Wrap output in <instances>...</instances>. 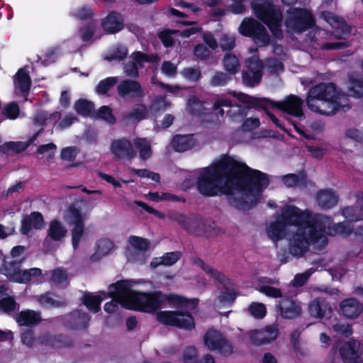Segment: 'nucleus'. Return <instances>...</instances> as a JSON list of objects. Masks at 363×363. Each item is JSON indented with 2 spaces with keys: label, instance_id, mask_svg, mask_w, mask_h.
<instances>
[{
  "label": "nucleus",
  "instance_id": "obj_1",
  "mask_svg": "<svg viewBox=\"0 0 363 363\" xmlns=\"http://www.w3.org/2000/svg\"><path fill=\"white\" fill-rule=\"evenodd\" d=\"M268 184L266 174L223 155L201 171L197 189L207 196L226 194L235 207L247 210L257 203Z\"/></svg>",
  "mask_w": 363,
  "mask_h": 363
},
{
  "label": "nucleus",
  "instance_id": "obj_2",
  "mask_svg": "<svg viewBox=\"0 0 363 363\" xmlns=\"http://www.w3.org/2000/svg\"><path fill=\"white\" fill-rule=\"evenodd\" d=\"M289 225V250L296 257L303 256L311 245L321 250L328 244L327 235H348L352 228L349 222L333 224L331 219L323 215L313 216L294 206H286L282 210L279 220L272 223L267 229L268 236L277 241L284 238L285 227Z\"/></svg>",
  "mask_w": 363,
  "mask_h": 363
},
{
  "label": "nucleus",
  "instance_id": "obj_3",
  "mask_svg": "<svg viewBox=\"0 0 363 363\" xmlns=\"http://www.w3.org/2000/svg\"><path fill=\"white\" fill-rule=\"evenodd\" d=\"M109 294L113 299L104 305V310L107 313L116 312L118 308V303L123 307L152 313L165 306L167 302L179 305L193 304L190 301H185L182 298L174 295H165L160 292L152 294L139 293L130 289V283L127 281H118L109 287Z\"/></svg>",
  "mask_w": 363,
  "mask_h": 363
},
{
  "label": "nucleus",
  "instance_id": "obj_4",
  "mask_svg": "<svg viewBox=\"0 0 363 363\" xmlns=\"http://www.w3.org/2000/svg\"><path fill=\"white\" fill-rule=\"evenodd\" d=\"M306 104L313 112L331 116L350 108L347 96L333 83H320L313 86L306 96Z\"/></svg>",
  "mask_w": 363,
  "mask_h": 363
},
{
  "label": "nucleus",
  "instance_id": "obj_5",
  "mask_svg": "<svg viewBox=\"0 0 363 363\" xmlns=\"http://www.w3.org/2000/svg\"><path fill=\"white\" fill-rule=\"evenodd\" d=\"M233 98L237 99L239 101L247 105H253L255 103V99L247 94L230 91L225 94L218 95L216 97L213 104V111L216 113L223 117L225 111L223 108L225 107L230 108L227 111V115L231 119H235L238 116H242L245 114L244 110L240 106L236 104Z\"/></svg>",
  "mask_w": 363,
  "mask_h": 363
},
{
  "label": "nucleus",
  "instance_id": "obj_6",
  "mask_svg": "<svg viewBox=\"0 0 363 363\" xmlns=\"http://www.w3.org/2000/svg\"><path fill=\"white\" fill-rule=\"evenodd\" d=\"M250 7L260 22L252 18H245L241 23H283V15L279 6L268 0H252Z\"/></svg>",
  "mask_w": 363,
  "mask_h": 363
},
{
  "label": "nucleus",
  "instance_id": "obj_7",
  "mask_svg": "<svg viewBox=\"0 0 363 363\" xmlns=\"http://www.w3.org/2000/svg\"><path fill=\"white\" fill-rule=\"evenodd\" d=\"M204 345L211 351H216L220 354L228 357L233 354V347L219 330L211 328L203 337Z\"/></svg>",
  "mask_w": 363,
  "mask_h": 363
},
{
  "label": "nucleus",
  "instance_id": "obj_8",
  "mask_svg": "<svg viewBox=\"0 0 363 363\" xmlns=\"http://www.w3.org/2000/svg\"><path fill=\"white\" fill-rule=\"evenodd\" d=\"M157 320L162 324L176 326L186 330L195 327L194 320L189 313L179 311H160L157 314Z\"/></svg>",
  "mask_w": 363,
  "mask_h": 363
},
{
  "label": "nucleus",
  "instance_id": "obj_9",
  "mask_svg": "<svg viewBox=\"0 0 363 363\" xmlns=\"http://www.w3.org/2000/svg\"><path fill=\"white\" fill-rule=\"evenodd\" d=\"M247 71L242 74V80L248 86H255L259 83L262 78L263 65L257 55H252L246 62Z\"/></svg>",
  "mask_w": 363,
  "mask_h": 363
},
{
  "label": "nucleus",
  "instance_id": "obj_10",
  "mask_svg": "<svg viewBox=\"0 0 363 363\" xmlns=\"http://www.w3.org/2000/svg\"><path fill=\"white\" fill-rule=\"evenodd\" d=\"M65 220L70 225H74L72 230V246L77 248L84 234L83 218L79 210L70 208L65 216Z\"/></svg>",
  "mask_w": 363,
  "mask_h": 363
},
{
  "label": "nucleus",
  "instance_id": "obj_11",
  "mask_svg": "<svg viewBox=\"0 0 363 363\" xmlns=\"http://www.w3.org/2000/svg\"><path fill=\"white\" fill-rule=\"evenodd\" d=\"M239 32L245 36L252 38L259 46L266 45L269 37L262 24H240Z\"/></svg>",
  "mask_w": 363,
  "mask_h": 363
},
{
  "label": "nucleus",
  "instance_id": "obj_12",
  "mask_svg": "<svg viewBox=\"0 0 363 363\" xmlns=\"http://www.w3.org/2000/svg\"><path fill=\"white\" fill-rule=\"evenodd\" d=\"M279 335L277 325H271L262 330H254L248 333V336L252 344L262 345L275 340Z\"/></svg>",
  "mask_w": 363,
  "mask_h": 363
},
{
  "label": "nucleus",
  "instance_id": "obj_13",
  "mask_svg": "<svg viewBox=\"0 0 363 363\" xmlns=\"http://www.w3.org/2000/svg\"><path fill=\"white\" fill-rule=\"evenodd\" d=\"M271 104L272 106L277 107L296 118L301 117L303 115V101L295 95H290L281 101L272 102Z\"/></svg>",
  "mask_w": 363,
  "mask_h": 363
},
{
  "label": "nucleus",
  "instance_id": "obj_14",
  "mask_svg": "<svg viewBox=\"0 0 363 363\" xmlns=\"http://www.w3.org/2000/svg\"><path fill=\"white\" fill-rule=\"evenodd\" d=\"M19 262L16 263L11 259H4L2 272L12 281L28 283L26 269H20Z\"/></svg>",
  "mask_w": 363,
  "mask_h": 363
},
{
  "label": "nucleus",
  "instance_id": "obj_15",
  "mask_svg": "<svg viewBox=\"0 0 363 363\" xmlns=\"http://www.w3.org/2000/svg\"><path fill=\"white\" fill-rule=\"evenodd\" d=\"M361 352L360 343L357 341L345 343L340 350L344 363H362Z\"/></svg>",
  "mask_w": 363,
  "mask_h": 363
},
{
  "label": "nucleus",
  "instance_id": "obj_16",
  "mask_svg": "<svg viewBox=\"0 0 363 363\" xmlns=\"http://www.w3.org/2000/svg\"><path fill=\"white\" fill-rule=\"evenodd\" d=\"M309 314L318 319L328 318L333 313V307L325 298H317L308 305Z\"/></svg>",
  "mask_w": 363,
  "mask_h": 363
},
{
  "label": "nucleus",
  "instance_id": "obj_17",
  "mask_svg": "<svg viewBox=\"0 0 363 363\" xmlns=\"http://www.w3.org/2000/svg\"><path fill=\"white\" fill-rule=\"evenodd\" d=\"M133 62L125 65V72L128 77H135L138 76V65L143 62H158L160 57L157 55H147L140 52H135L132 54Z\"/></svg>",
  "mask_w": 363,
  "mask_h": 363
},
{
  "label": "nucleus",
  "instance_id": "obj_18",
  "mask_svg": "<svg viewBox=\"0 0 363 363\" xmlns=\"http://www.w3.org/2000/svg\"><path fill=\"white\" fill-rule=\"evenodd\" d=\"M118 94L122 97L141 98L144 96V90L138 82L124 80L118 87Z\"/></svg>",
  "mask_w": 363,
  "mask_h": 363
},
{
  "label": "nucleus",
  "instance_id": "obj_19",
  "mask_svg": "<svg viewBox=\"0 0 363 363\" xmlns=\"http://www.w3.org/2000/svg\"><path fill=\"white\" fill-rule=\"evenodd\" d=\"M112 153L116 157L130 160L135 156V152L130 141L125 139L114 140L111 147Z\"/></svg>",
  "mask_w": 363,
  "mask_h": 363
},
{
  "label": "nucleus",
  "instance_id": "obj_20",
  "mask_svg": "<svg viewBox=\"0 0 363 363\" xmlns=\"http://www.w3.org/2000/svg\"><path fill=\"white\" fill-rule=\"evenodd\" d=\"M287 13L289 22L284 23H315L313 14L306 8H291Z\"/></svg>",
  "mask_w": 363,
  "mask_h": 363
},
{
  "label": "nucleus",
  "instance_id": "obj_21",
  "mask_svg": "<svg viewBox=\"0 0 363 363\" xmlns=\"http://www.w3.org/2000/svg\"><path fill=\"white\" fill-rule=\"evenodd\" d=\"M281 315L286 319H292L299 316L302 310L299 303L292 299L285 298L279 302Z\"/></svg>",
  "mask_w": 363,
  "mask_h": 363
},
{
  "label": "nucleus",
  "instance_id": "obj_22",
  "mask_svg": "<svg viewBox=\"0 0 363 363\" xmlns=\"http://www.w3.org/2000/svg\"><path fill=\"white\" fill-rule=\"evenodd\" d=\"M357 199V203L354 206L342 209V215L350 222L363 220V193H358Z\"/></svg>",
  "mask_w": 363,
  "mask_h": 363
},
{
  "label": "nucleus",
  "instance_id": "obj_23",
  "mask_svg": "<svg viewBox=\"0 0 363 363\" xmlns=\"http://www.w3.org/2000/svg\"><path fill=\"white\" fill-rule=\"evenodd\" d=\"M15 94L26 96L30 86V78L25 69H20L14 78Z\"/></svg>",
  "mask_w": 363,
  "mask_h": 363
},
{
  "label": "nucleus",
  "instance_id": "obj_24",
  "mask_svg": "<svg viewBox=\"0 0 363 363\" xmlns=\"http://www.w3.org/2000/svg\"><path fill=\"white\" fill-rule=\"evenodd\" d=\"M67 233L66 228L60 221L56 219L52 220L49 223L45 242L49 240L55 242H60L66 237Z\"/></svg>",
  "mask_w": 363,
  "mask_h": 363
},
{
  "label": "nucleus",
  "instance_id": "obj_25",
  "mask_svg": "<svg viewBox=\"0 0 363 363\" xmlns=\"http://www.w3.org/2000/svg\"><path fill=\"white\" fill-rule=\"evenodd\" d=\"M342 314L348 318H355L362 312V304L354 298H348L340 304Z\"/></svg>",
  "mask_w": 363,
  "mask_h": 363
},
{
  "label": "nucleus",
  "instance_id": "obj_26",
  "mask_svg": "<svg viewBox=\"0 0 363 363\" xmlns=\"http://www.w3.org/2000/svg\"><path fill=\"white\" fill-rule=\"evenodd\" d=\"M316 200L320 208L328 209L337 203L338 197L331 189H323L318 192Z\"/></svg>",
  "mask_w": 363,
  "mask_h": 363
},
{
  "label": "nucleus",
  "instance_id": "obj_27",
  "mask_svg": "<svg viewBox=\"0 0 363 363\" xmlns=\"http://www.w3.org/2000/svg\"><path fill=\"white\" fill-rule=\"evenodd\" d=\"M115 248L113 242L108 238H101L99 239L95 245V252L92 256L94 260L99 259L109 253Z\"/></svg>",
  "mask_w": 363,
  "mask_h": 363
},
{
  "label": "nucleus",
  "instance_id": "obj_28",
  "mask_svg": "<svg viewBox=\"0 0 363 363\" xmlns=\"http://www.w3.org/2000/svg\"><path fill=\"white\" fill-rule=\"evenodd\" d=\"M16 320L20 325L33 326L40 322L41 315L39 312L33 310H26L19 313Z\"/></svg>",
  "mask_w": 363,
  "mask_h": 363
},
{
  "label": "nucleus",
  "instance_id": "obj_29",
  "mask_svg": "<svg viewBox=\"0 0 363 363\" xmlns=\"http://www.w3.org/2000/svg\"><path fill=\"white\" fill-rule=\"evenodd\" d=\"M196 143L192 135H177L172 142V147L177 152H185L191 149Z\"/></svg>",
  "mask_w": 363,
  "mask_h": 363
},
{
  "label": "nucleus",
  "instance_id": "obj_30",
  "mask_svg": "<svg viewBox=\"0 0 363 363\" xmlns=\"http://www.w3.org/2000/svg\"><path fill=\"white\" fill-rule=\"evenodd\" d=\"M194 263L198 267L201 268L206 273V274L210 276L215 281H217L223 285H226L229 283V280L223 273L220 272L212 267L206 264L201 259H196L194 260Z\"/></svg>",
  "mask_w": 363,
  "mask_h": 363
},
{
  "label": "nucleus",
  "instance_id": "obj_31",
  "mask_svg": "<svg viewBox=\"0 0 363 363\" xmlns=\"http://www.w3.org/2000/svg\"><path fill=\"white\" fill-rule=\"evenodd\" d=\"M181 254L179 252H172L164 254L162 257H155L150 262L152 268L160 265L171 266L176 263L180 258Z\"/></svg>",
  "mask_w": 363,
  "mask_h": 363
},
{
  "label": "nucleus",
  "instance_id": "obj_32",
  "mask_svg": "<svg viewBox=\"0 0 363 363\" xmlns=\"http://www.w3.org/2000/svg\"><path fill=\"white\" fill-rule=\"evenodd\" d=\"M223 67L228 74H235L240 68L238 58L233 54H227L223 60Z\"/></svg>",
  "mask_w": 363,
  "mask_h": 363
},
{
  "label": "nucleus",
  "instance_id": "obj_33",
  "mask_svg": "<svg viewBox=\"0 0 363 363\" xmlns=\"http://www.w3.org/2000/svg\"><path fill=\"white\" fill-rule=\"evenodd\" d=\"M135 147L138 150L142 160H147L152 155L150 143L145 138H136L133 140Z\"/></svg>",
  "mask_w": 363,
  "mask_h": 363
},
{
  "label": "nucleus",
  "instance_id": "obj_34",
  "mask_svg": "<svg viewBox=\"0 0 363 363\" xmlns=\"http://www.w3.org/2000/svg\"><path fill=\"white\" fill-rule=\"evenodd\" d=\"M61 118L60 112H54L48 114L45 112L40 111L35 114L34 118V123L37 125H45L49 122L55 123Z\"/></svg>",
  "mask_w": 363,
  "mask_h": 363
},
{
  "label": "nucleus",
  "instance_id": "obj_35",
  "mask_svg": "<svg viewBox=\"0 0 363 363\" xmlns=\"http://www.w3.org/2000/svg\"><path fill=\"white\" fill-rule=\"evenodd\" d=\"M102 300L103 298L99 296L92 294H86L84 296V305L93 313H96L99 311Z\"/></svg>",
  "mask_w": 363,
  "mask_h": 363
},
{
  "label": "nucleus",
  "instance_id": "obj_36",
  "mask_svg": "<svg viewBox=\"0 0 363 363\" xmlns=\"http://www.w3.org/2000/svg\"><path fill=\"white\" fill-rule=\"evenodd\" d=\"M45 276H49V281L56 285L65 284L68 280L67 274L60 268L46 272Z\"/></svg>",
  "mask_w": 363,
  "mask_h": 363
},
{
  "label": "nucleus",
  "instance_id": "obj_37",
  "mask_svg": "<svg viewBox=\"0 0 363 363\" xmlns=\"http://www.w3.org/2000/svg\"><path fill=\"white\" fill-rule=\"evenodd\" d=\"M74 109L80 115L89 116L93 113L94 105L89 101L79 99L75 102Z\"/></svg>",
  "mask_w": 363,
  "mask_h": 363
},
{
  "label": "nucleus",
  "instance_id": "obj_38",
  "mask_svg": "<svg viewBox=\"0 0 363 363\" xmlns=\"http://www.w3.org/2000/svg\"><path fill=\"white\" fill-rule=\"evenodd\" d=\"M188 111L194 115H200L204 113L206 110L203 104L197 98L191 97L187 103Z\"/></svg>",
  "mask_w": 363,
  "mask_h": 363
},
{
  "label": "nucleus",
  "instance_id": "obj_39",
  "mask_svg": "<svg viewBox=\"0 0 363 363\" xmlns=\"http://www.w3.org/2000/svg\"><path fill=\"white\" fill-rule=\"evenodd\" d=\"M118 82L116 77H108L104 80H101L97 85L96 91L99 94H106L114 85Z\"/></svg>",
  "mask_w": 363,
  "mask_h": 363
},
{
  "label": "nucleus",
  "instance_id": "obj_40",
  "mask_svg": "<svg viewBox=\"0 0 363 363\" xmlns=\"http://www.w3.org/2000/svg\"><path fill=\"white\" fill-rule=\"evenodd\" d=\"M146 113V107L144 105L138 104L135 106L130 113L125 114L124 118L126 119L141 121L145 118Z\"/></svg>",
  "mask_w": 363,
  "mask_h": 363
},
{
  "label": "nucleus",
  "instance_id": "obj_41",
  "mask_svg": "<svg viewBox=\"0 0 363 363\" xmlns=\"http://www.w3.org/2000/svg\"><path fill=\"white\" fill-rule=\"evenodd\" d=\"M272 103V102L269 101L267 99H262L259 100L255 99V103L254 104H256L258 106L263 108L265 111L267 116L269 117V118L272 121V122L279 128H283L281 122L275 117L274 115H273L268 111L269 106H272L271 104Z\"/></svg>",
  "mask_w": 363,
  "mask_h": 363
},
{
  "label": "nucleus",
  "instance_id": "obj_42",
  "mask_svg": "<svg viewBox=\"0 0 363 363\" xmlns=\"http://www.w3.org/2000/svg\"><path fill=\"white\" fill-rule=\"evenodd\" d=\"M249 313L255 318H263L267 313L264 304L257 302L252 303L248 308Z\"/></svg>",
  "mask_w": 363,
  "mask_h": 363
},
{
  "label": "nucleus",
  "instance_id": "obj_43",
  "mask_svg": "<svg viewBox=\"0 0 363 363\" xmlns=\"http://www.w3.org/2000/svg\"><path fill=\"white\" fill-rule=\"evenodd\" d=\"M19 113V107L15 102H10L6 104L2 109V114L9 119L16 118Z\"/></svg>",
  "mask_w": 363,
  "mask_h": 363
},
{
  "label": "nucleus",
  "instance_id": "obj_44",
  "mask_svg": "<svg viewBox=\"0 0 363 363\" xmlns=\"http://www.w3.org/2000/svg\"><path fill=\"white\" fill-rule=\"evenodd\" d=\"M128 241L133 247L140 251H145L150 246V242L147 239L140 237L131 236Z\"/></svg>",
  "mask_w": 363,
  "mask_h": 363
},
{
  "label": "nucleus",
  "instance_id": "obj_45",
  "mask_svg": "<svg viewBox=\"0 0 363 363\" xmlns=\"http://www.w3.org/2000/svg\"><path fill=\"white\" fill-rule=\"evenodd\" d=\"M305 179L303 175H296L294 174H287L282 178L284 184L288 187H295L301 185Z\"/></svg>",
  "mask_w": 363,
  "mask_h": 363
},
{
  "label": "nucleus",
  "instance_id": "obj_46",
  "mask_svg": "<svg viewBox=\"0 0 363 363\" xmlns=\"http://www.w3.org/2000/svg\"><path fill=\"white\" fill-rule=\"evenodd\" d=\"M171 105L164 96L156 98L150 106V110L153 112H160L165 111Z\"/></svg>",
  "mask_w": 363,
  "mask_h": 363
},
{
  "label": "nucleus",
  "instance_id": "obj_47",
  "mask_svg": "<svg viewBox=\"0 0 363 363\" xmlns=\"http://www.w3.org/2000/svg\"><path fill=\"white\" fill-rule=\"evenodd\" d=\"M38 301L43 307L45 308L59 307L62 305L60 301L55 300L49 294H45L38 296Z\"/></svg>",
  "mask_w": 363,
  "mask_h": 363
},
{
  "label": "nucleus",
  "instance_id": "obj_48",
  "mask_svg": "<svg viewBox=\"0 0 363 363\" xmlns=\"http://www.w3.org/2000/svg\"><path fill=\"white\" fill-rule=\"evenodd\" d=\"M97 116L108 123L113 124L116 122V118L112 113V110L107 106H103L99 109Z\"/></svg>",
  "mask_w": 363,
  "mask_h": 363
},
{
  "label": "nucleus",
  "instance_id": "obj_49",
  "mask_svg": "<svg viewBox=\"0 0 363 363\" xmlns=\"http://www.w3.org/2000/svg\"><path fill=\"white\" fill-rule=\"evenodd\" d=\"M181 74L186 79L191 82H196L201 77L199 69L194 67L185 68L182 71Z\"/></svg>",
  "mask_w": 363,
  "mask_h": 363
},
{
  "label": "nucleus",
  "instance_id": "obj_50",
  "mask_svg": "<svg viewBox=\"0 0 363 363\" xmlns=\"http://www.w3.org/2000/svg\"><path fill=\"white\" fill-rule=\"evenodd\" d=\"M230 78L228 74L222 72H217L214 74L211 79V84L213 86H223L225 85Z\"/></svg>",
  "mask_w": 363,
  "mask_h": 363
},
{
  "label": "nucleus",
  "instance_id": "obj_51",
  "mask_svg": "<svg viewBox=\"0 0 363 363\" xmlns=\"http://www.w3.org/2000/svg\"><path fill=\"white\" fill-rule=\"evenodd\" d=\"M349 90L352 96L356 98H363V82L362 81H351Z\"/></svg>",
  "mask_w": 363,
  "mask_h": 363
},
{
  "label": "nucleus",
  "instance_id": "obj_52",
  "mask_svg": "<svg viewBox=\"0 0 363 363\" xmlns=\"http://www.w3.org/2000/svg\"><path fill=\"white\" fill-rule=\"evenodd\" d=\"M26 274H28V282L41 283L44 281L42 271L39 268H31L26 270Z\"/></svg>",
  "mask_w": 363,
  "mask_h": 363
},
{
  "label": "nucleus",
  "instance_id": "obj_53",
  "mask_svg": "<svg viewBox=\"0 0 363 363\" xmlns=\"http://www.w3.org/2000/svg\"><path fill=\"white\" fill-rule=\"evenodd\" d=\"M333 328L334 331L340 335H345L346 337L350 335L352 333L351 326L346 323L337 321L333 325Z\"/></svg>",
  "mask_w": 363,
  "mask_h": 363
},
{
  "label": "nucleus",
  "instance_id": "obj_54",
  "mask_svg": "<svg viewBox=\"0 0 363 363\" xmlns=\"http://www.w3.org/2000/svg\"><path fill=\"white\" fill-rule=\"evenodd\" d=\"M93 15L94 13L91 9L86 6L77 9L74 14L76 18L80 21L91 19L93 17Z\"/></svg>",
  "mask_w": 363,
  "mask_h": 363
},
{
  "label": "nucleus",
  "instance_id": "obj_55",
  "mask_svg": "<svg viewBox=\"0 0 363 363\" xmlns=\"http://www.w3.org/2000/svg\"><path fill=\"white\" fill-rule=\"evenodd\" d=\"M128 54L127 48L123 46H118L116 47L112 52L111 53L110 56H106L105 57L107 60H123Z\"/></svg>",
  "mask_w": 363,
  "mask_h": 363
},
{
  "label": "nucleus",
  "instance_id": "obj_56",
  "mask_svg": "<svg viewBox=\"0 0 363 363\" xmlns=\"http://www.w3.org/2000/svg\"><path fill=\"white\" fill-rule=\"evenodd\" d=\"M259 291L267 296L279 298L282 296L281 289L270 286H262L259 288Z\"/></svg>",
  "mask_w": 363,
  "mask_h": 363
},
{
  "label": "nucleus",
  "instance_id": "obj_57",
  "mask_svg": "<svg viewBox=\"0 0 363 363\" xmlns=\"http://www.w3.org/2000/svg\"><path fill=\"white\" fill-rule=\"evenodd\" d=\"M56 145L54 143H48L39 146L37 150V153L40 155L47 154V157L49 160H52L55 155L56 150Z\"/></svg>",
  "mask_w": 363,
  "mask_h": 363
},
{
  "label": "nucleus",
  "instance_id": "obj_58",
  "mask_svg": "<svg viewBox=\"0 0 363 363\" xmlns=\"http://www.w3.org/2000/svg\"><path fill=\"white\" fill-rule=\"evenodd\" d=\"M24 252L25 247L23 246H16L11 250V257H6L5 259H11V261L14 262L15 263L16 262H19V264H21L24 260V258L21 257V255Z\"/></svg>",
  "mask_w": 363,
  "mask_h": 363
},
{
  "label": "nucleus",
  "instance_id": "obj_59",
  "mask_svg": "<svg viewBox=\"0 0 363 363\" xmlns=\"http://www.w3.org/2000/svg\"><path fill=\"white\" fill-rule=\"evenodd\" d=\"M28 221L32 224L33 228L41 229L44 226V220L41 213L33 212L28 217Z\"/></svg>",
  "mask_w": 363,
  "mask_h": 363
},
{
  "label": "nucleus",
  "instance_id": "obj_60",
  "mask_svg": "<svg viewBox=\"0 0 363 363\" xmlns=\"http://www.w3.org/2000/svg\"><path fill=\"white\" fill-rule=\"evenodd\" d=\"M220 45L223 50H230L235 47V38L231 35H223Z\"/></svg>",
  "mask_w": 363,
  "mask_h": 363
},
{
  "label": "nucleus",
  "instance_id": "obj_61",
  "mask_svg": "<svg viewBox=\"0 0 363 363\" xmlns=\"http://www.w3.org/2000/svg\"><path fill=\"white\" fill-rule=\"evenodd\" d=\"M197 351L194 347H188L184 352V363H197Z\"/></svg>",
  "mask_w": 363,
  "mask_h": 363
},
{
  "label": "nucleus",
  "instance_id": "obj_62",
  "mask_svg": "<svg viewBox=\"0 0 363 363\" xmlns=\"http://www.w3.org/2000/svg\"><path fill=\"white\" fill-rule=\"evenodd\" d=\"M78 150L75 147H69L62 150L61 158L66 161H73L77 157Z\"/></svg>",
  "mask_w": 363,
  "mask_h": 363
},
{
  "label": "nucleus",
  "instance_id": "obj_63",
  "mask_svg": "<svg viewBox=\"0 0 363 363\" xmlns=\"http://www.w3.org/2000/svg\"><path fill=\"white\" fill-rule=\"evenodd\" d=\"M161 70L165 75L174 77L177 74V66L169 61H165L162 63Z\"/></svg>",
  "mask_w": 363,
  "mask_h": 363
},
{
  "label": "nucleus",
  "instance_id": "obj_64",
  "mask_svg": "<svg viewBox=\"0 0 363 363\" xmlns=\"http://www.w3.org/2000/svg\"><path fill=\"white\" fill-rule=\"evenodd\" d=\"M95 33L96 32L94 30L93 24H87L86 26H84L80 30L82 39L84 42H88L89 40H90L92 36L95 34Z\"/></svg>",
  "mask_w": 363,
  "mask_h": 363
}]
</instances>
